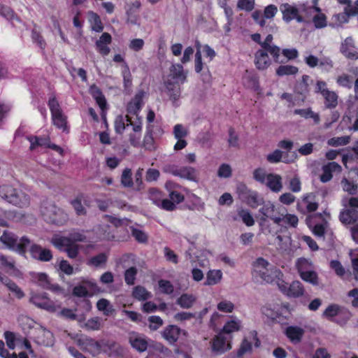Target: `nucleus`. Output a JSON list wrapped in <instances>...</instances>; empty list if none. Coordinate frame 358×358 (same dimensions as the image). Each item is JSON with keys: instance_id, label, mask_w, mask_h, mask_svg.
<instances>
[{"instance_id": "0eeeda50", "label": "nucleus", "mask_w": 358, "mask_h": 358, "mask_svg": "<svg viewBox=\"0 0 358 358\" xmlns=\"http://www.w3.org/2000/svg\"><path fill=\"white\" fill-rule=\"evenodd\" d=\"M44 219L48 222L57 225L63 224L68 219L67 215L55 205H50L42 210Z\"/></svg>"}, {"instance_id": "ea45409f", "label": "nucleus", "mask_w": 358, "mask_h": 358, "mask_svg": "<svg viewBox=\"0 0 358 358\" xmlns=\"http://www.w3.org/2000/svg\"><path fill=\"white\" fill-rule=\"evenodd\" d=\"M122 76L123 78L124 90L129 92L132 85V76L127 62H124V64L122 65Z\"/></svg>"}, {"instance_id": "412c9836", "label": "nucleus", "mask_w": 358, "mask_h": 358, "mask_svg": "<svg viewBox=\"0 0 358 358\" xmlns=\"http://www.w3.org/2000/svg\"><path fill=\"white\" fill-rule=\"evenodd\" d=\"M272 33L273 32L267 33L268 35L266 36L265 40L262 41V43H260V45L262 46V49H264L271 54L275 62L282 63L283 61L280 59V55L281 52L280 48L277 45L271 44L273 41Z\"/></svg>"}, {"instance_id": "cd10ccee", "label": "nucleus", "mask_w": 358, "mask_h": 358, "mask_svg": "<svg viewBox=\"0 0 358 358\" xmlns=\"http://www.w3.org/2000/svg\"><path fill=\"white\" fill-rule=\"evenodd\" d=\"M315 215H308L306 219V222L308 227L312 229L313 233L317 237H324L327 223L324 222L322 224H315L314 222Z\"/></svg>"}, {"instance_id": "864d4df0", "label": "nucleus", "mask_w": 358, "mask_h": 358, "mask_svg": "<svg viewBox=\"0 0 358 358\" xmlns=\"http://www.w3.org/2000/svg\"><path fill=\"white\" fill-rule=\"evenodd\" d=\"M131 170L129 168H126L122 171L121 176V184L124 187H133L134 182L132 180Z\"/></svg>"}, {"instance_id": "052dcab7", "label": "nucleus", "mask_w": 358, "mask_h": 358, "mask_svg": "<svg viewBox=\"0 0 358 358\" xmlns=\"http://www.w3.org/2000/svg\"><path fill=\"white\" fill-rule=\"evenodd\" d=\"M158 285L160 292L165 294H171L173 293L174 287L172 283L169 280H159L158 281Z\"/></svg>"}, {"instance_id": "13d9d810", "label": "nucleus", "mask_w": 358, "mask_h": 358, "mask_svg": "<svg viewBox=\"0 0 358 358\" xmlns=\"http://www.w3.org/2000/svg\"><path fill=\"white\" fill-rule=\"evenodd\" d=\"M350 136H344L340 137H333L328 140L327 144L330 146H341L345 145L350 143Z\"/></svg>"}, {"instance_id": "4c0bfd02", "label": "nucleus", "mask_w": 358, "mask_h": 358, "mask_svg": "<svg viewBox=\"0 0 358 358\" xmlns=\"http://www.w3.org/2000/svg\"><path fill=\"white\" fill-rule=\"evenodd\" d=\"M295 266L299 275L314 269L313 262L303 257L299 258L296 260Z\"/></svg>"}, {"instance_id": "423d86ee", "label": "nucleus", "mask_w": 358, "mask_h": 358, "mask_svg": "<svg viewBox=\"0 0 358 358\" xmlns=\"http://www.w3.org/2000/svg\"><path fill=\"white\" fill-rule=\"evenodd\" d=\"M29 302L36 307L49 312H55L61 305L50 300L46 293H33L29 298Z\"/></svg>"}, {"instance_id": "20e7f679", "label": "nucleus", "mask_w": 358, "mask_h": 358, "mask_svg": "<svg viewBox=\"0 0 358 358\" xmlns=\"http://www.w3.org/2000/svg\"><path fill=\"white\" fill-rule=\"evenodd\" d=\"M52 124L59 129L68 133L69 128L67 122V117L63 113L58 101L55 97L50 98L48 101Z\"/></svg>"}, {"instance_id": "f257e3e1", "label": "nucleus", "mask_w": 358, "mask_h": 358, "mask_svg": "<svg viewBox=\"0 0 358 358\" xmlns=\"http://www.w3.org/2000/svg\"><path fill=\"white\" fill-rule=\"evenodd\" d=\"M252 276L257 281L265 283H276L283 278L282 272L271 265L266 259L259 257L252 263Z\"/></svg>"}, {"instance_id": "5fc2aeb1", "label": "nucleus", "mask_w": 358, "mask_h": 358, "mask_svg": "<svg viewBox=\"0 0 358 358\" xmlns=\"http://www.w3.org/2000/svg\"><path fill=\"white\" fill-rule=\"evenodd\" d=\"M241 327V321L238 320H231L227 322L223 327L222 331L224 334H231L235 331H238Z\"/></svg>"}, {"instance_id": "8fccbe9b", "label": "nucleus", "mask_w": 358, "mask_h": 358, "mask_svg": "<svg viewBox=\"0 0 358 358\" xmlns=\"http://www.w3.org/2000/svg\"><path fill=\"white\" fill-rule=\"evenodd\" d=\"M299 276L303 281L307 282L313 286L319 285L318 275L314 269L308 272L303 273V274L299 275Z\"/></svg>"}, {"instance_id": "6e6552de", "label": "nucleus", "mask_w": 358, "mask_h": 358, "mask_svg": "<svg viewBox=\"0 0 358 358\" xmlns=\"http://www.w3.org/2000/svg\"><path fill=\"white\" fill-rule=\"evenodd\" d=\"M26 138L30 142V150H34L38 147H45L50 148L61 155H64L63 149L59 145L52 143L49 136H27Z\"/></svg>"}, {"instance_id": "dca6fc26", "label": "nucleus", "mask_w": 358, "mask_h": 358, "mask_svg": "<svg viewBox=\"0 0 358 358\" xmlns=\"http://www.w3.org/2000/svg\"><path fill=\"white\" fill-rule=\"evenodd\" d=\"M255 342V346L258 348L260 345V341L257 337V332L255 330L251 331L248 336L243 338L239 349L237 352L238 357L243 356L246 352H250L252 350V342Z\"/></svg>"}, {"instance_id": "a19ab883", "label": "nucleus", "mask_w": 358, "mask_h": 358, "mask_svg": "<svg viewBox=\"0 0 358 358\" xmlns=\"http://www.w3.org/2000/svg\"><path fill=\"white\" fill-rule=\"evenodd\" d=\"M341 4L345 5L344 8L345 13L348 16L355 15L358 14V0L352 4V0H337Z\"/></svg>"}, {"instance_id": "e2e57ef3", "label": "nucleus", "mask_w": 358, "mask_h": 358, "mask_svg": "<svg viewBox=\"0 0 358 358\" xmlns=\"http://www.w3.org/2000/svg\"><path fill=\"white\" fill-rule=\"evenodd\" d=\"M330 268L333 269L335 273L340 278H343L346 273L345 268L338 260H331L330 262Z\"/></svg>"}, {"instance_id": "39448f33", "label": "nucleus", "mask_w": 358, "mask_h": 358, "mask_svg": "<svg viewBox=\"0 0 358 358\" xmlns=\"http://www.w3.org/2000/svg\"><path fill=\"white\" fill-rule=\"evenodd\" d=\"M239 197L245 201L252 208L264 203V199L256 191L252 190L245 185H240L237 187Z\"/></svg>"}, {"instance_id": "c9c22d12", "label": "nucleus", "mask_w": 358, "mask_h": 358, "mask_svg": "<svg viewBox=\"0 0 358 358\" xmlns=\"http://www.w3.org/2000/svg\"><path fill=\"white\" fill-rule=\"evenodd\" d=\"M84 348L92 354H99L101 351L103 344L92 338H86L83 341Z\"/></svg>"}, {"instance_id": "f704fd0d", "label": "nucleus", "mask_w": 358, "mask_h": 358, "mask_svg": "<svg viewBox=\"0 0 358 358\" xmlns=\"http://www.w3.org/2000/svg\"><path fill=\"white\" fill-rule=\"evenodd\" d=\"M90 92L103 113L107 108L106 100L101 90L96 85L91 86Z\"/></svg>"}, {"instance_id": "9d476101", "label": "nucleus", "mask_w": 358, "mask_h": 358, "mask_svg": "<svg viewBox=\"0 0 358 358\" xmlns=\"http://www.w3.org/2000/svg\"><path fill=\"white\" fill-rule=\"evenodd\" d=\"M52 243L57 248H65V251L69 258L77 257L80 246L77 243L70 242L65 236L55 237L52 239Z\"/></svg>"}, {"instance_id": "49530a36", "label": "nucleus", "mask_w": 358, "mask_h": 358, "mask_svg": "<svg viewBox=\"0 0 358 358\" xmlns=\"http://www.w3.org/2000/svg\"><path fill=\"white\" fill-rule=\"evenodd\" d=\"M97 309L103 313L106 316L110 315L114 309L108 300L106 299H99L96 303Z\"/></svg>"}, {"instance_id": "6ab92c4d", "label": "nucleus", "mask_w": 358, "mask_h": 358, "mask_svg": "<svg viewBox=\"0 0 358 358\" xmlns=\"http://www.w3.org/2000/svg\"><path fill=\"white\" fill-rule=\"evenodd\" d=\"M31 257L41 262H49L52 259V254L49 249L42 248L39 245L32 243L28 247Z\"/></svg>"}, {"instance_id": "4468645a", "label": "nucleus", "mask_w": 358, "mask_h": 358, "mask_svg": "<svg viewBox=\"0 0 358 358\" xmlns=\"http://www.w3.org/2000/svg\"><path fill=\"white\" fill-rule=\"evenodd\" d=\"M280 10L282 14V19L286 22H289L292 20H296L298 22H303V17L299 15L298 8L287 3H282L280 6Z\"/></svg>"}, {"instance_id": "58836bf2", "label": "nucleus", "mask_w": 358, "mask_h": 358, "mask_svg": "<svg viewBox=\"0 0 358 358\" xmlns=\"http://www.w3.org/2000/svg\"><path fill=\"white\" fill-rule=\"evenodd\" d=\"M279 217L280 220L279 223H276L278 225L286 224L291 227H296L298 224L299 219L297 216L294 214H284L283 213H279Z\"/></svg>"}, {"instance_id": "c756f323", "label": "nucleus", "mask_w": 358, "mask_h": 358, "mask_svg": "<svg viewBox=\"0 0 358 358\" xmlns=\"http://www.w3.org/2000/svg\"><path fill=\"white\" fill-rule=\"evenodd\" d=\"M268 51L264 49L259 50L255 53V64L258 69L264 70L268 67L271 60Z\"/></svg>"}, {"instance_id": "bb28decb", "label": "nucleus", "mask_w": 358, "mask_h": 358, "mask_svg": "<svg viewBox=\"0 0 358 358\" xmlns=\"http://www.w3.org/2000/svg\"><path fill=\"white\" fill-rule=\"evenodd\" d=\"M264 185L273 192L278 193L282 189V177L275 173H268Z\"/></svg>"}, {"instance_id": "774afa93", "label": "nucleus", "mask_w": 358, "mask_h": 358, "mask_svg": "<svg viewBox=\"0 0 358 358\" xmlns=\"http://www.w3.org/2000/svg\"><path fill=\"white\" fill-rule=\"evenodd\" d=\"M268 174L266 173L265 170L262 168H258L255 169L253 171V178L262 183L264 184L266 182L267 180Z\"/></svg>"}, {"instance_id": "603ef678", "label": "nucleus", "mask_w": 358, "mask_h": 358, "mask_svg": "<svg viewBox=\"0 0 358 358\" xmlns=\"http://www.w3.org/2000/svg\"><path fill=\"white\" fill-rule=\"evenodd\" d=\"M103 326L101 318L99 317H94L87 320L85 323V327L88 330L98 331L101 329Z\"/></svg>"}, {"instance_id": "79ce46f5", "label": "nucleus", "mask_w": 358, "mask_h": 358, "mask_svg": "<svg viewBox=\"0 0 358 358\" xmlns=\"http://www.w3.org/2000/svg\"><path fill=\"white\" fill-rule=\"evenodd\" d=\"M88 16L92 29L96 32H101L103 29V26L100 17L92 11H90L88 13Z\"/></svg>"}, {"instance_id": "7ed1b4c3", "label": "nucleus", "mask_w": 358, "mask_h": 358, "mask_svg": "<svg viewBox=\"0 0 358 358\" xmlns=\"http://www.w3.org/2000/svg\"><path fill=\"white\" fill-rule=\"evenodd\" d=\"M0 196L6 202L23 208L29 204V197L20 189H15L10 185L0 186Z\"/></svg>"}, {"instance_id": "9b49d317", "label": "nucleus", "mask_w": 358, "mask_h": 358, "mask_svg": "<svg viewBox=\"0 0 358 358\" xmlns=\"http://www.w3.org/2000/svg\"><path fill=\"white\" fill-rule=\"evenodd\" d=\"M259 213L262 215L260 218L261 225L265 223L268 218L273 220L275 224L279 223L280 220L279 217V213H280V212L271 201L263 203L262 207L259 209Z\"/></svg>"}, {"instance_id": "c03bdc74", "label": "nucleus", "mask_w": 358, "mask_h": 358, "mask_svg": "<svg viewBox=\"0 0 358 358\" xmlns=\"http://www.w3.org/2000/svg\"><path fill=\"white\" fill-rule=\"evenodd\" d=\"M196 301V297L192 294H183L177 299V304L182 308H189Z\"/></svg>"}, {"instance_id": "1a4fd4ad", "label": "nucleus", "mask_w": 358, "mask_h": 358, "mask_svg": "<svg viewBox=\"0 0 358 358\" xmlns=\"http://www.w3.org/2000/svg\"><path fill=\"white\" fill-rule=\"evenodd\" d=\"M278 287L284 294L290 297L299 298L302 296L305 292L303 285L299 280H294L287 286V284L282 278L278 284Z\"/></svg>"}, {"instance_id": "a878e982", "label": "nucleus", "mask_w": 358, "mask_h": 358, "mask_svg": "<svg viewBox=\"0 0 358 358\" xmlns=\"http://www.w3.org/2000/svg\"><path fill=\"white\" fill-rule=\"evenodd\" d=\"M340 221L345 224H352L358 220V211L357 209L345 207L339 214Z\"/></svg>"}, {"instance_id": "3c124183", "label": "nucleus", "mask_w": 358, "mask_h": 358, "mask_svg": "<svg viewBox=\"0 0 358 358\" xmlns=\"http://www.w3.org/2000/svg\"><path fill=\"white\" fill-rule=\"evenodd\" d=\"M107 259L108 257L105 253H100L91 257L88 260L87 264L97 268L101 266L102 265H105Z\"/></svg>"}, {"instance_id": "f3484780", "label": "nucleus", "mask_w": 358, "mask_h": 358, "mask_svg": "<svg viewBox=\"0 0 358 358\" xmlns=\"http://www.w3.org/2000/svg\"><path fill=\"white\" fill-rule=\"evenodd\" d=\"M181 334H186V331L176 325L166 326L162 331V337L170 344L174 345L179 339Z\"/></svg>"}, {"instance_id": "f03ea898", "label": "nucleus", "mask_w": 358, "mask_h": 358, "mask_svg": "<svg viewBox=\"0 0 358 358\" xmlns=\"http://www.w3.org/2000/svg\"><path fill=\"white\" fill-rule=\"evenodd\" d=\"M0 242L9 250H14L20 255H24L28 247L31 245V240L26 236L18 239L17 235L9 231H3L0 236Z\"/></svg>"}, {"instance_id": "a18cd8bd", "label": "nucleus", "mask_w": 358, "mask_h": 358, "mask_svg": "<svg viewBox=\"0 0 358 358\" xmlns=\"http://www.w3.org/2000/svg\"><path fill=\"white\" fill-rule=\"evenodd\" d=\"M322 96L324 99V105L327 108H334L338 105V95L332 91L326 92Z\"/></svg>"}, {"instance_id": "2f4dec72", "label": "nucleus", "mask_w": 358, "mask_h": 358, "mask_svg": "<svg viewBox=\"0 0 358 358\" xmlns=\"http://www.w3.org/2000/svg\"><path fill=\"white\" fill-rule=\"evenodd\" d=\"M0 282L13 292L18 299H21L24 296L25 294L21 288L7 276L3 275L1 278Z\"/></svg>"}, {"instance_id": "72a5a7b5", "label": "nucleus", "mask_w": 358, "mask_h": 358, "mask_svg": "<svg viewBox=\"0 0 358 358\" xmlns=\"http://www.w3.org/2000/svg\"><path fill=\"white\" fill-rule=\"evenodd\" d=\"M170 77L175 80L174 83H183L186 80V73L183 71V67L181 64H173L170 69Z\"/></svg>"}, {"instance_id": "680f3d73", "label": "nucleus", "mask_w": 358, "mask_h": 358, "mask_svg": "<svg viewBox=\"0 0 358 358\" xmlns=\"http://www.w3.org/2000/svg\"><path fill=\"white\" fill-rule=\"evenodd\" d=\"M71 243H76L77 242H86L87 237L83 231H73L69 233L68 236H65Z\"/></svg>"}, {"instance_id": "7c9ffc66", "label": "nucleus", "mask_w": 358, "mask_h": 358, "mask_svg": "<svg viewBox=\"0 0 358 358\" xmlns=\"http://www.w3.org/2000/svg\"><path fill=\"white\" fill-rule=\"evenodd\" d=\"M177 177L196 182L199 181L198 172L192 166H180Z\"/></svg>"}, {"instance_id": "0e129e2a", "label": "nucleus", "mask_w": 358, "mask_h": 358, "mask_svg": "<svg viewBox=\"0 0 358 358\" xmlns=\"http://www.w3.org/2000/svg\"><path fill=\"white\" fill-rule=\"evenodd\" d=\"M265 17H263L261 20L257 23L262 27V33H269V32H275L277 29L275 24L271 22H267Z\"/></svg>"}, {"instance_id": "c85d7f7f", "label": "nucleus", "mask_w": 358, "mask_h": 358, "mask_svg": "<svg viewBox=\"0 0 358 358\" xmlns=\"http://www.w3.org/2000/svg\"><path fill=\"white\" fill-rule=\"evenodd\" d=\"M143 92L137 93L135 96L128 103L127 111L131 115H136L143 106Z\"/></svg>"}, {"instance_id": "69168bd1", "label": "nucleus", "mask_w": 358, "mask_h": 358, "mask_svg": "<svg viewBox=\"0 0 358 358\" xmlns=\"http://www.w3.org/2000/svg\"><path fill=\"white\" fill-rule=\"evenodd\" d=\"M238 215L248 227L254 225L255 220L248 210L241 209L238 211Z\"/></svg>"}, {"instance_id": "4d7b16f0", "label": "nucleus", "mask_w": 358, "mask_h": 358, "mask_svg": "<svg viewBox=\"0 0 358 358\" xmlns=\"http://www.w3.org/2000/svg\"><path fill=\"white\" fill-rule=\"evenodd\" d=\"M0 267L15 271V261L13 257L0 253Z\"/></svg>"}, {"instance_id": "09e8293b", "label": "nucleus", "mask_w": 358, "mask_h": 358, "mask_svg": "<svg viewBox=\"0 0 358 358\" xmlns=\"http://www.w3.org/2000/svg\"><path fill=\"white\" fill-rule=\"evenodd\" d=\"M318 13L313 18V22L317 29L324 28L327 26V17L324 14L320 13V8L316 6L313 8Z\"/></svg>"}, {"instance_id": "4be33fe9", "label": "nucleus", "mask_w": 358, "mask_h": 358, "mask_svg": "<svg viewBox=\"0 0 358 358\" xmlns=\"http://www.w3.org/2000/svg\"><path fill=\"white\" fill-rule=\"evenodd\" d=\"M342 170L341 166L336 162H329L322 166V173L320 176L322 182H327L330 181L333 177V173H340Z\"/></svg>"}, {"instance_id": "a211bd4d", "label": "nucleus", "mask_w": 358, "mask_h": 358, "mask_svg": "<svg viewBox=\"0 0 358 358\" xmlns=\"http://www.w3.org/2000/svg\"><path fill=\"white\" fill-rule=\"evenodd\" d=\"M128 340L131 347L139 352H145L148 348V340L142 334L131 331L129 334Z\"/></svg>"}, {"instance_id": "338daca9", "label": "nucleus", "mask_w": 358, "mask_h": 358, "mask_svg": "<svg viewBox=\"0 0 358 358\" xmlns=\"http://www.w3.org/2000/svg\"><path fill=\"white\" fill-rule=\"evenodd\" d=\"M149 328L152 331L157 330L160 327L163 325V320L159 316L152 315L149 317Z\"/></svg>"}, {"instance_id": "f8f14e48", "label": "nucleus", "mask_w": 358, "mask_h": 358, "mask_svg": "<svg viewBox=\"0 0 358 358\" xmlns=\"http://www.w3.org/2000/svg\"><path fill=\"white\" fill-rule=\"evenodd\" d=\"M34 341L41 345L52 346L55 342L52 333L43 326L34 329Z\"/></svg>"}, {"instance_id": "393cba45", "label": "nucleus", "mask_w": 358, "mask_h": 358, "mask_svg": "<svg viewBox=\"0 0 358 358\" xmlns=\"http://www.w3.org/2000/svg\"><path fill=\"white\" fill-rule=\"evenodd\" d=\"M112 42V37L110 34L104 32L96 41L95 45L97 51L103 56H106L110 53V49L108 45Z\"/></svg>"}, {"instance_id": "6e6d98bb", "label": "nucleus", "mask_w": 358, "mask_h": 358, "mask_svg": "<svg viewBox=\"0 0 358 358\" xmlns=\"http://www.w3.org/2000/svg\"><path fill=\"white\" fill-rule=\"evenodd\" d=\"M148 199L151 200L153 203L157 206H159V203L163 199L162 192L155 187H151L148 189Z\"/></svg>"}, {"instance_id": "473e14b6", "label": "nucleus", "mask_w": 358, "mask_h": 358, "mask_svg": "<svg viewBox=\"0 0 358 358\" xmlns=\"http://www.w3.org/2000/svg\"><path fill=\"white\" fill-rule=\"evenodd\" d=\"M104 351L110 357H120L124 354L123 348L118 343L113 341H107L103 343Z\"/></svg>"}, {"instance_id": "bf43d9fd", "label": "nucleus", "mask_w": 358, "mask_h": 358, "mask_svg": "<svg viewBox=\"0 0 358 358\" xmlns=\"http://www.w3.org/2000/svg\"><path fill=\"white\" fill-rule=\"evenodd\" d=\"M310 77L308 75H303L302 76L301 82H300L296 86V91L297 93L306 96V94L308 92V80Z\"/></svg>"}, {"instance_id": "e433bc0d", "label": "nucleus", "mask_w": 358, "mask_h": 358, "mask_svg": "<svg viewBox=\"0 0 358 358\" xmlns=\"http://www.w3.org/2000/svg\"><path fill=\"white\" fill-rule=\"evenodd\" d=\"M222 278V273L220 270H210L206 274L204 285L212 286L218 284Z\"/></svg>"}, {"instance_id": "2eb2a0df", "label": "nucleus", "mask_w": 358, "mask_h": 358, "mask_svg": "<svg viewBox=\"0 0 358 358\" xmlns=\"http://www.w3.org/2000/svg\"><path fill=\"white\" fill-rule=\"evenodd\" d=\"M164 92L169 96V100L175 107L179 106V99L181 96V87L178 83H173L168 80L164 83Z\"/></svg>"}, {"instance_id": "de8ad7c7", "label": "nucleus", "mask_w": 358, "mask_h": 358, "mask_svg": "<svg viewBox=\"0 0 358 358\" xmlns=\"http://www.w3.org/2000/svg\"><path fill=\"white\" fill-rule=\"evenodd\" d=\"M298 67L292 65H281L276 69V74L279 76L295 75L298 73Z\"/></svg>"}, {"instance_id": "aec40b11", "label": "nucleus", "mask_w": 358, "mask_h": 358, "mask_svg": "<svg viewBox=\"0 0 358 358\" xmlns=\"http://www.w3.org/2000/svg\"><path fill=\"white\" fill-rule=\"evenodd\" d=\"M340 51L349 59H358V51L355 47V41L351 36L346 38L341 43Z\"/></svg>"}, {"instance_id": "ddd939ff", "label": "nucleus", "mask_w": 358, "mask_h": 358, "mask_svg": "<svg viewBox=\"0 0 358 358\" xmlns=\"http://www.w3.org/2000/svg\"><path fill=\"white\" fill-rule=\"evenodd\" d=\"M317 208L318 203L315 200V195L313 193L304 195L296 206L298 211L303 214L315 212Z\"/></svg>"}, {"instance_id": "b1692460", "label": "nucleus", "mask_w": 358, "mask_h": 358, "mask_svg": "<svg viewBox=\"0 0 358 358\" xmlns=\"http://www.w3.org/2000/svg\"><path fill=\"white\" fill-rule=\"evenodd\" d=\"M305 330L299 326H288L285 330V334L294 344L299 343L303 337Z\"/></svg>"}, {"instance_id": "5701e85b", "label": "nucleus", "mask_w": 358, "mask_h": 358, "mask_svg": "<svg viewBox=\"0 0 358 358\" xmlns=\"http://www.w3.org/2000/svg\"><path fill=\"white\" fill-rule=\"evenodd\" d=\"M213 350L217 354H223L231 348L229 338L222 333H220L213 342Z\"/></svg>"}, {"instance_id": "37998d69", "label": "nucleus", "mask_w": 358, "mask_h": 358, "mask_svg": "<svg viewBox=\"0 0 358 358\" xmlns=\"http://www.w3.org/2000/svg\"><path fill=\"white\" fill-rule=\"evenodd\" d=\"M133 296L138 301H145L152 297V294L144 287L136 286L133 289Z\"/></svg>"}]
</instances>
